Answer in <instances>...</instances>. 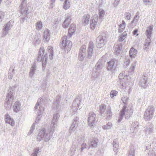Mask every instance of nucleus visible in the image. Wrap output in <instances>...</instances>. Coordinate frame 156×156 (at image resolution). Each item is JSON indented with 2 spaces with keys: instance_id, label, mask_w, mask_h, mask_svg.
<instances>
[{
  "instance_id": "obj_1",
  "label": "nucleus",
  "mask_w": 156,
  "mask_h": 156,
  "mask_svg": "<svg viewBox=\"0 0 156 156\" xmlns=\"http://www.w3.org/2000/svg\"><path fill=\"white\" fill-rule=\"evenodd\" d=\"M59 117L60 115L57 113L53 115L50 126L47 129L43 128L41 130L36 138L37 141L40 142L42 140H44L45 142H47L50 140L52 137L51 135L55 130Z\"/></svg>"
},
{
  "instance_id": "obj_2",
  "label": "nucleus",
  "mask_w": 156,
  "mask_h": 156,
  "mask_svg": "<svg viewBox=\"0 0 156 156\" xmlns=\"http://www.w3.org/2000/svg\"><path fill=\"white\" fill-rule=\"evenodd\" d=\"M121 100L125 105L119 113V116L117 121L118 123L120 122L124 116L126 119H129L130 117H131L133 112V109L132 107L130 108L129 109H127V105L126 103L128 101V97L124 96L122 98Z\"/></svg>"
},
{
  "instance_id": "obj_3",
  "label": "nucleus",
  "mask_w": 156,
  "mask_h": 156,
  "mask_svg": "<svg viewBox=\"0 0 156 156\" xmlns=\"http://www.w3.org/2000/svg\"><path fill=\"white\" fill-rule=\"evenodd\" d=\"M27 0H22V2L20 6V12L21 14L20 21L24 22L26 19L30 18V12L28 8H27Z\"/></svg>"
},
{
  "instance_id": "obj_4",
  "label": "nucleus",
  "mask_w": 156,
  "mask_h": 156,
  "mask_svg": "<svg viewBox=\"0 0 156 156\" xmlns=\"http://www.w3.org/2000/svg\"><path fill=\"white\" fill-rule=\"evenodd\" d=\"M15 88V86L11 87L8 90V92L5 99L6 103L5 104V106L6 108H9V107H10L12 105V102L13 101L14 94Z\"/></svg>"
},
{
  "instance_id": "obj_5",
  "label": "nucleus",
  "mask_w": 156,
  "mask_h": 156,
  "mask_svg": "<svg viewBox=\"0 0 156 156\" xmlns=\"http://www.w3.org/2000/svg\"><path fill=\"white\" fill-rule=\"evenodd\" d=\"M44 50L43 47H41L39 49L38 56L37 57V60L39 62H42V65L43 68L45 67L48 58L47 54H44Z\"/></svg>"
},
{
  "instance_id": "obj_6",
  "label": "nucleus",
  "mask_w": 156,
  "mask_h": 156,
  "mask_svg": "<svg viewBox=\"0 0 156 156\" xmlns=\"http://www.w3.org/2000/svg\"><path fill=\"white\" fill-rule=\"evenodd\" d=\"M106 106L105 105L102 104L100 106V113L102 116H106V119L107 120H109L112 116V112L111 109L109 107H108L106 110Z\"/></svg>"
},
{
  "instance_id": "obj_7",
  "label": "nucleus",
  "mask_w": 156,
  "mask_h": 156,
  "mask_svg": "<svg viewBox=\"0 0 156 156\" xmlns=\"http://www.w3.org/2000/svg\"><path fill=\"white\" fill-rule=\"evenodd\" d=\"M154 111V107L151 106H148L144 112V119L146 121L151 120L153 117Z\"/></svg>"
},
{
  "instance_id": "obj_8",
  "label": "nucleus",
  "mask_w": 156,
  "mask_h": 156,
  "mask_svg": "<svg viewBox=\"0 0 156 156\" xmlns=\"http://www.w3.org/2000/svg\"><path fill=\"white\" fill-rule=\"evenodd\" d=\"M67 36H66L63 37L61 48L62 50H65V52L68 53L72 48V44L71 41L67 40Z\"/></svg>"
},
{
  "instance_id": "obj_9",
  "label": "nucleus",
  "mask_w": 156,
  "mask_h": 156,
  "mask_svg": "<svg viewBox=\"0 0 156 156\" xmlns=\"http://www.w3.org/2000/svg\"><path fill=\"white\" fill-rule=\"evenodd\" d=\"M43 98H41L40 100L38 99L34 108V111L35 110H39V113H40L37 117L35 121L36 123H38V122L40 120L41 118V113H42L44 111V108L41 106L43 102Z\"/></svg>"
},
{
  "instance_id": "obj_10",
  "label": "nucleus",
  "mask_w": 156,
  "mask_h": 156,
  "mask_svg": "<svg viewBox=\"0 0 156 156\" xmlns=\"http://www.w3.org/2000/svg\"><path fill=\"white\" fill-rule=\"evenodd\" d=\"M13 23L12 20H10L3 27L1 36L2 37H4L7 35L13 26Z\"/></svg>"
},
{
  "instance_id": "obj_11",
  "label": "nucleus",
  "mask_w": 156,
  "mask_h": 156,
  "mask_svg": "<svg viewBox=\"0 0 156 156\" xmlns=\"http://www.w3.org/2000/svg\"><path fill=\"white\" fill-rule=\"evenodd\" d=\"M81 98L80 96H77L73 101L72 105V110L73 112H76L78 109L81 108L80 106L81 101Z\"/></svg>"
},
{
  "instance_id": "obj_12",
  "label": "nucleus",
  "mask_w": 156,
  "mask_h": 156,
  "mask_svg": "<svg viewBox=\"0 0 156 156\" xmlns=\"http://www.w3.org/2000/svg\"><path fill=\"white\" fill-rule=\"evenodd\" d=\"M89 117L88 118V122L89 125L91 128L94 127L96 122L95 121L96 115L92 112H90L89 113Z\"/></svg>"
},
{
  "instance_id": "obj_13",
  "label": "nucleus",
  "mask_w": 156,
  "mask_h": 156,
  "mask_svg": "<svg viewBox=\"0 0 156 156\" xmlns=\"http://www.w3.org/2000/svg\"><path fill=\"white\" fill-rule=\"evenodd\" d=\"M90 28L93 30L96 27L98 23V16L97 14H95L91 18L90 21Z\"/></svg>"
},
{
  "instance_id": "obj_14",
  "label": "nucleus",
  "mask_w": 156,
  "mask_h": 156,
  "mask_svg": "<svg viewBox=\"0 0 156 156\" xmlns=\"http://www.w3.org/2000/svg\"><path fill=\"white\" fill-rule=\"evenodd\" d=\"M117 61L115 59H112L110 61L108 62V70H110L114 72L115 71L116 67V63Z\"/></svg>"
},
{
  "instance_id": "obj_15",
  "label": "nucleus",
  "mask_w": 156,
  "mask_h": 156,
  "mask_svg": "<svg viewBox=\"0 0 156 156\" xmlns=\"http://www.w3.org/2000/svg\"><path fill=\"white\" fill-rule=\"evenodd\" d=\"M145 134L147 136L151 134L154 131V125L152 123L148 122L146 126L144 129Z\"/></svg>"
},
{
  "instance_id": "obj_16",
  "label": "nucleus",
  "mask_w": 156,
  "mask_h": 156,
  "mask_svg": "<svg viewBox=\"0 0 156 156\" xmlns=\"http://www.w3.org/2000/svg\"><path fill=\"white\" fill-rule=\"evenodd\" d=\"M61 98V96L59 95L57 96L55 99V101L53 103L52 108L54 110H55L56 112H58L60 109L61 106L60 105H59V103L60 102L59 99H60Z\"/></svg>"
},
{
  "instance_id": "obj_17",
  "label": "nucleus",
  "mask_w": 156,
  "mask_h": 156,
  "mask_svg": "<svg viewBox=\"0 0 156 156\" xmlns=\"http://www.w3.org/2000/svg\"><path fill=\"white\" fill-rule=\"evenodd\" d=\"M71 15L69 14H68L65 15V19L62 24L63 27L66 28L69 27V25L71 23Z\"/></svg>"
},
{
  "instance_id": "obj_18",
  "label": "nucleus",
  "mask_w": 156,
  "mask_h": 156,
  "mask_svg": "<svg viewBox=\"0 0 156 156\" xmlns=\"http://www.w3.org/2000/svg\"><path fill=\"white\" fill-rule=\"evenodd\" d=\"M105 37L102 35L99 36L97 38L96 42L97 46L98 48H101L103 47L105 45L104 41Z\"/></svg>"
},
{
  "instance_id": "obj_19",
  "label": "nucleus",
  "mask_w": 156,
  "mask_h": 156,
  "mask_svg": "<svg viewBox=\"0 0 156 156\" xmlns=\"http://www.w3.org/2000/svg\"><path fill=\"white\" fill-rule=\"evenodd\" d=\"M86 45H83L80 49V53L79 55V58L80 61H82L86 56Z\"/></svg>"
},
{
  "instance_id": "obj_20",
  "label": "nucleus",
  "mask_w": 156,
  "mask_h": 156,
  "mask_svg": "<svg viewBox=\"0 0 156 156\" xmlns=\"http://www.w3.org/2000/svg\"><path fill=\"white\" fill-rule=\"evenodd\" d=\"M94 48V44L92 41H90L88 45V47L87 51V58L89 59L91 58L93 54V51Z\"/></svg>"
},
{
  "instance_id": "obj_21",
  "label": "nucleus",
  "mask_w": 156,
  "mask_h": 156,
  "mask_svg": "<svg viewBox=\"0 0 156 156\" xmlns=\"http://www.w3.org/2000/svg\"><path fill=\"white\" fill-rule=\"evenodd\" d=\"M147 77L144 75H143L139 82L140 85L142 88H146L147 86Z\"/></svg>"
},
{
  "instance_id": "obj_22",
  "label": "nucleus",
  "mask_w": 156,
  "mask_h": 156,
  "mask_svg": "<svg viewBox=\"0 0 156 156\" xmlns=\"http://www.w3.org/2000/svg\"><path fill=\"white\" fill-rule=\"evenodd\" d=\"M123 45V43H120L115 46L114 50V52L115 55L117 56L119 55L122 52Z\"/></svg>"
},
{
  "instance_id": "obj_23",
  "label": "nucleus",
  "mask_w": 156,
  "mask_h": 156,
  "mask_svg": "<svg viewBox=\"0 0 156 156\" xmlns=\"http://www.w3.org/2000/svg\"><path fill=\"white\" fill-rule=\"evenodd\" d=\"M50 31L48 29L45 30L44 32L43 39L45 42H48L50 38Z\"/></svg>"
},
{
  "instance_id": "obj_24",
  "label": "nucleus",
  "mask_w": 156,
  "mask_h": 156,
  "mask_svg": "<svg viewBox=\"0 0 156 156\" xmlns=\"http://www.w3.org/2000/svg\"><path fill=\"white\" fill-rule=\"evenodd\" d=\"M5 121L6 123L9 124L12 126L14 125L15 123L13 119L11 118L8 113H6L5 115Z\"/></svg>"
},
{
  "instance_id": "obj_25",
  "label": "nucleus",
  "mask_w": 156,
  "mask_h": 156,
  "mask_svg": "<svg viewBox=\"0 0 156 156\" xmlns=\"http://www.w3.org/2000/svg\"><path fill=\"white\" fill-rule=\"evenodd\" d=\"M98 140L96 138H94L89 141L88 144L89 145V148H90L96 147L98 145Z\"/></svg>"
},
{
  "instance_id": "obj_26",
  "label": "nucleus",
  "mask_w": 156,
  "mask_h": 156,
  "mask_svg": "<svg viewBox=\"0 0 156 156\" xmlns=\"http://www.w3.org/2000/svg\"><path fill=\"white\" fill-rule=\"evenodd\" d=\"M79 119L78 117H76L73 120V122L72 124L71 125L69 130L70 133H71L72 131H74L76 129V124L78 122Z\"/></svg>"
},
{
  "instance_id": "obj_27",
  "label": "nucleus",
  "mask_w": 156,
  "mask_h": 156,
  "mask_svg": "<svg viewBox=\"0 0 156 156\" xmlns=\"http://www.w3.org/2000/svg\"><path fill=\"white\" fill-rule=\"evenodd\" d=\"M40 33H37L33 39V43L35 44H39L41 42V40L40 39Z\"/></svg>"
},
{
  "instance_id": "obj_28",
  "label": "nucleus",
  "mask_w": 156,
  "mask_h": 156,
  "mask_svg": "<svg viewBox=\"0 0 156 156\" xmlns=\"http://www.w3.org/2000/svg\"><path fill=\"white\" fill-rule=\"evenodd\" d=\"M36 63L34 62L32 64L31 67L30 68L29 76L30 78H32L35 74L36 70Z\"/></svg>"
},
{
  "instance_id": "obj_29",
  "label": "nucleus",
  "mask_w": 156,
  "mask_h": 156,
  "mask_svg": "<svg viewBox=\"0 0 156 156\" xmlns=\"http://www.w3.org/2000/svg\"><path fill=\"white\" fill-rule=\"evenodd\" d=\"M90 16L89 14H85L83 16L82 22L84 26L87 25L89 22Z\"/></svg>"
},
{
  "instance_id": "obj_30",
  "label": "nucleus",
  "mask_w": 156,
  "mask_h": 156,
  "mask_svg": "<svg viewBox=\"0 0 156 156\" xmlns=\"http://www.w3.org/2000/svg\"><path fill=\"white\" fill-rule=\"evenodd\" d=\"M21 108L20 103L18 101L16 102L13 106L14 111L16 112H17L21 110Z\"/></svg>"
},
{
  "instance_id": "obj_31",
  "label": "nucleus",
  "mask_w": 156,
  "mask_h": 156,
  "mask_svg": "<svg viewBox=\"0 0 156 156\" xmlns=\"http://www.w3.org/2000/svg\"><path fill=\"white\" fill-rule=\"evenodd\" d=\"M76 30V26L74 23H72L71 26L69 29L68 34L69 37L73 35V33L75 32Z\"/></svg>"
},
{
  "instance_id": "obj_32",
  "label": "nucleus",
  "mask_w": 156,
  "mask_h": 156,
  "mask_svg": "<svg viewBox=\"0 0 156 156\" xmlns=\"http://www.w3.org/2000/svg\"><path fill=\"white\" fill-rule=\"evenodd\" d=\"M105 14V11L104 10L100 9L99 12V16L98 19V23L101 22L103 19Z\"/></svg>"
},
{
  "instance_id": "obj_33",
  "label": "nucleus",
  "mask_w": 156,
  "mask_h": 156,
  "mask_svg": "<svg viewBox=\"0 0 156 156\" xmlns=\"http://www.w3.org/2000/svg\"><path fill=\"white\" fill-rule=\"evenodd\" d=\"M152 30L153 27L152 26H149V27H147L146 32L147 39H150L152 34Z\"/></svg>"
},
{
  "instance_id": "obj_34",
  "label": "nucleus",
  "mask_w": 156,
  "mask_h": 156,
  "mask_svg": "<svg viewBox=\"0 0 156 156\" xmlns=\"http://www.w3.org/2000/svg\"><path fill=\"white\" fill-rule=\"evenodd\" d=\"M151 39H147L145 40V44L143 47V49L144 50L146 51L148 50L150 44L151 43Z\"/></svg>"
},
{
  "instance_id": "obj_35",
  "label": "nucleus",
  "mask_w": 156,
  "mask_h": 156,
  "mask_svg": "<svg viewBox=\"0 0 156 156\" xmlns=\"http://www.w3.org/2000/svg\"><path fill=\"white\" fill-rule=\"evenodd\" d=\"M139 15L140 12H137L134 17L133 20L131 22L132 24L134 23L136 25L137 24L140 18Z\"/></svg>"
},
{
  "instance_id": "obj_36",
  "label": "nucleus",
  "mask_w": 156,
  "mask_h": 156,
  "mask_svg": "<svg viewBox=\"0 0 156 156\" xmlns=\"http://www.w3.org/2000/svg\"><path fill=\"white\" fill-rule=\"evenodd\" d=\"M126 24L124 20L122 21V23L119 25L118 32L119 33H122L126 27Z\"/></svg>"
},
{
  "instance_id": "obj_37",
  "label": "nucleus",
  "mask_w": 156,
  "mask_h": 156,
  "mask_svg": "<svg viewBox=\"0 0 156 156\" xmlns=\"http://www.w3.org/2000/svg\"><path fill=\"white\" fill-rule=\"evenodd\" d=\"M137 53V51L133 48H132L129 51L130 57L131 58L134 57L136 55Z\"/></svg>"
},
{
  "instance_id": "obj_38",
  "label": "nucleus",
  "mask_w": 156,
  "mask_h": 156,
  "mask_svg": "<svg viewBox=\"0 0 156 156\" xmlns=\"http://www.w3.org/2000/svg\"><path fill=\"white\" fill-rule=\"evenodd\" d=\"M53 48L51 46H49L48 48V51L49 53V57L51 60H52L53 58Z\"/></svg>"
},
{
  "instance_id": "obj_39",
  "label": "nucleus",
  "mask_w": 156,
  "mask_h": 156,
  "mask_svg": "<svg viewBox=\"0 0 156 156\" xmlns=\"http://www.w3.org/2000/svg\"><path fill=\"white\" fill-rule=\"evenodd\" d=\"M43 27V24L41 21H38L36 24V29L37 30H41Z\"/></svg>"
},
{
  "instance_id": "obj_40",
  "label": "nucleus",
  "mask_w": 156,
  "mask_h": 156,
  "mask_svg": "<svg viewBox=\"0 0 156 156\" xmlns=\"http://www.w3.org/2000/svg\"><path fill=\"white\" fill-rule=\"evenodd\" d=\"M113 146L114 151H116L119 147L118 142L115 140H114L113 142Z\"/></svg>"
},
{
  "instance_id": "obj_41",
  "label": "nucleus",
  "mask_w": 156,
  "mask_h": 156,
  "mask_svg": "<svg viewBox=\"0 0 156 156\" xmlns=\"http://www.w3.org/2000/svg\"><path fill=\"white\" fill-rule=\"evenodd\" d=\"M127 35L126 33L125 32H124L120 36L119 38V41H122L126 37Z\"/></svg>"
},
{
  "instance_id": "obj_42",
  "label": "nucleus",
  "mask_w": 156,
  "mask_h": 156,
  "mask_svg": "<svg viewBox=\"0 0 156 156\" xmlns=\"http://www.w3.org/2000/svg\"><path fill=\"white\" fill-rule=\"evenodd\" d=\"M102 67V64L100 62H98L95 67V69L97 71L100 70Z\"/></svg>"
},
{
  "instance_id": "obj_43",
  "label": "nucleus",
  "mask_w": 156,
  "mask_h": 156,
  "mask_svg": "<svg viewBox=\"0 0 156 156\" xmlns=\"http://www.w3.org/2000/svg\"><path fill=\"white\" fill-rule=\"evenodd\" d=\"M112 126V123L111 122H108L106 125L103 126L102 128L105 130H107L111 128Z\"/></svg>"
},
{
  "instance_id": "obj_44",
  "label": "nucleus",
  "mask_w": 156,
  "mask_h": 156,
  "mask_svg": "<svg viewBox=\"0 0 156 156\" xmlns=\"http://www.w3.org/2000/svg\"><path fill=\"white\" fill-rule=\"evenodd\" d=\"M128 156H135V150L133 147H132L129 151Z\"/></svg>"
},
{
  "instance_id": "obj_45",
  "label": "nucleus",
  "mask_w": 156,
  "mask_h": 156,
  "mask_svg": "<svg viewBox=\"0 0 156 156\" xmlns=\"http://www.w3.org/2000/svg\"><path fill=\"white\" fill-rule=\"evenodd\" d=\"M92 76L94 78H97L99 75V72L98 71L94 70L92 73Z\"/></svg>"
},
{
  "instance_id": "obj_46",
  "label": "nucleus",
  "mask_w": 156,
  "mask_h": 156,
  "mask_svg": "<svg viewBox=\"0 0 156 156\" xmlns=\"http://www.w3.org/2000/svg\"><path fill=\"white\" fill-rule=\"evenodd\" d=\"M149 147H150V148H151V147H152L153 148L154 147L156 148V137L154 138L152 144H150V145H149Z\"/></svg>"
},
{
  "instance_id": "obj_47",
  "label": "nucleus",
  "mask_w": 156,
  "mask_h": 156,
  "mask_svg": "<svg viewBox=\"0 0 156 156\" xmlns=\"http://www.w3.org/2000/svg\"><path fill=\"white\" fill-rule=\"evenodd\" d=\"M125 19L127 20L130 19L131 16V14L129 12H126L124 14Z\"/></svg>"
},
{
  "instance_id": "obj_48",
  "label": "nucleus",
  "mask_w": 156,
  "mask_h": 156,
  "mask_svg": "<svg viewBox=\"0 0 156 156\" xmlns=\"http://www.w3.org/2000/svg\"><path fill=\"white\" fill-rule=\"evenodd\" d=\"M39 152V148H36L34 149L33 153L31 154V156H37V154Z\"/></svg>"
},
{
  "instance_id": "obj_49",
  "label": "nucleus",
  "mask_w": 156,
  "mask_h": 156,
  "mask_svg": "<svg viewBox=\"0 0 156 156\" xmlns=\"http://www.w3.org/2000/svg\"><path fill=\"white\" fill-rule=\"evenodd\" d=\"M35 124L34 123L31 127L30 131L28 133V135H30L33 133L34 130L35 129Z\"/></svg>"
},
{
  "instance_id": "obj_50",
  "label": "nucleus",
  "mask_w": 156,
  "mask_h": 156,
  "mask_svg": "<svg viewBox=\"0 0 156 156\" xmlns=\"http://www.w3.org/2000/svg\"><path fill=\"white\" fill-rule=\"evenodd\" d=\"M151 148V149L149 150V152H148V154L149 156H155L156 154L154 151Z\"/></svg>"
},
{
  "instance_id": "obj_51",
  "label": "nucleus",
  "mask_w": 156,
  "mask_h": 156,
  "mask_svg": "<svg viewBox=\"0 0 156 156\" xmlns=\"http://www.w3.org/2000/svg\"><path fill=\"white\" fill-rule=\"evenodd\" d=\"M5 15V14L4 12L2 11L0 12V23L2 21Z\"/></svg>"
},
{
  "instance_id": "obj_52",
  "label": "nucleus",
  "mask_w": 156,
  "mask_h": 156,
  "mask_svg": "<svg viewBox=\"0 0 156 156\" xmlns=\"http://www.w3.org/2000/svg\"><path fill=\"white\" fill-rule=\"evenodd\" d=\"M125 72H124L123 73L122 72V73H120L119 74V77L120 80H121L122 79H123L125 78V77H126L127 76V74H125Z\"/></svg>"
},
{
  "instance_id": "obj_53",
  "label": "nucleus",
  "mask_w": 156,
  "mask_h": 156,
  "mask_svg": "<svg viewBox=\"0 0 156 156\" xmlns=\"http://www.w3.org/2000/svg\"><path fill=\"white\" fill-rule=\"evenodd\" d=\"M87 144L85 143H83L81 146V147L80 148V152H82L83 151V150L85 148H87Z\"/></svg>"
},
{
  "instance_id": "obj_54",
  "label": "nucleus",
  "mask_w": 156,
  "mask_h": 156,
  "mask_svg": "<svg viewBox=\"0 0 156 156\" xmlns=\"http://www.w3.org/2000/svg\"><path fill=\"white\" fill-rule=\"evenodd\" d=\"M132 126L134 129H136L138 126V123L137 122H134L132 124Z\"/></svg>"
},
{
  "instance_id": "obj_55",
  "label": "nucleus",
  "mask_w": 156,
  "mask_h": 156,
  "mask_svg": "<svg viewBox=\"0 0 156 156\" xmlns=\"http://www.w3.org/2000/svg\"><path fill=\"white\" fill-rule=\"evenodd\" d=\"M117 94V92L115 90L111 91L110 93V95L111 98L113 97L114 96L116 95Z\"/></svg>"
},
{
  "instance_id": "obj_56",
  "label": "nucleus",
  "mask_w": 156,
  "mask_h": 156,
  "mask_svg": "<svg viewBox=\"0 0 156 156\" xmlns=\"http://www.w3.org/2000/svg\"><path fill=\"white\" fill-rule=\"evenodd\" d=\"M76 150L75 148L72 147L70 150V153L71 152V155H73L75 153Z\"/></svg>"
},
{
  "instance_id": "obj_57",
  "label": "nucleus",
  "mask_w": 156,
  "mask_h": 156,
  "mask_svg": "<svg viewBox=\"0 0 156 156\" xmlns=\"http://www.w3.org/2000/svg\"><path fill=\"white\" fill-rule=\"evenodd\" d=\"M15 69H14L12 67H11L9 69V73H13L14 75L15 74L14 73Z\"/></svg>"
},
{
  "instance_id": "obj_58",
  "label": "nucleus",
  "mask_w": 156,
  "mask_h": 156,
  "mask_svg": "<svg viewBox=\"0 0 156 156\" xmlns=\"http://www.w3.org/2000/svg\"><path fill=\"white\" fill-rule=\"evenodd\" d=\"M136 66V64L135 63H133L131 66L130 68V71L131 72H133L135 68V67Z\"/></svg>"
},
{
  "instance_id": "obj_59",
  "label": "nucleus",
  "mask_w": 156,
  "mask_h": 156,
  "mask_svg": "<svg viewBox=\"0 0 156 156\" xmlns=\"http://www.w3.org/2000/svg\"><path fill=\"white\" fill-rule=\"evenodd\" d=\"M143 2L146 5H147L148 3V5H150L149 3L151 2V1L148 0H143Z\"/></svg>"
},
{
  "instance_id": "obj_60",
  "label": "nucleus",
  "mask_w": 156,
  "mask_h": 156,
  "mask_svg": "<svg viewBox=\"0 0 156 156\" xmlns=\"http://www.w3.org/2000/svg\"><path fill=\"white\" fill-rule=\"evenodd\" d=\"M130 62V60L128 59L126 60V62H125V65L126 66H128Z\"/></svg>"
},
{
  "instance_id": "obj_61",
  "label": "nucleus",
  "mask_w": 156,
  "mask_h": 156,
  "mask_svg": "<svg viewBox=\"0 0 156 156\" xmlns=\"http://www.w3.org/2000/svg\"><path fill=\"white\" fill-rule=\"evenodd\" d=\"M14 75L13 73H9V75L8 76L9 79H11L13 77V76Z\"/></svg>"
},
{
  "instance_id": "obj_62",
  "label": "nucleus",
  "mask_w": 156,
  "mask_h": 156,
  "mask_svg": "<svg viewBox=\"0 0 156 156\" xmlns=\"http://www.w3.org/2000/svg\"><path fill=\"white\" fill-rule=\"evenodd\" d=\"M119 2L114 1L113 5L114 7H116L118 5Z\"/></svg>"
},
{
  "instance_id": "obj_63",
  "label": "nucleus",
  "mask_w": 156,
  "mask_h": 156,
  "mask_svg": "<svg viewBox=\"0 0 156 156\" xmlns=\"http://www.w3.org/2000/svg\"><path fill=\"white\" fill-rule=\"evenodd\" d=\"M54 3H53V2H51L49 6V8H52L53 7V5H54Z\"/></svg>"
},
{
  "instance_id": "obj_64",
  "label": "nucleus",
  "mask_w": 156,
  "mask_h": 156,
  "mask_svg": "<svg viewBox=\"0 0 156 156\" xmlns=\"http://www.w3.org/2000/svg\"><path fill=\"white\" fill-rule=\"evenodd\" d=\"M138 32V30L137 29H135L133 31V34L134 35H136L137 32Z\"/></svg>"
}]
</instances>
